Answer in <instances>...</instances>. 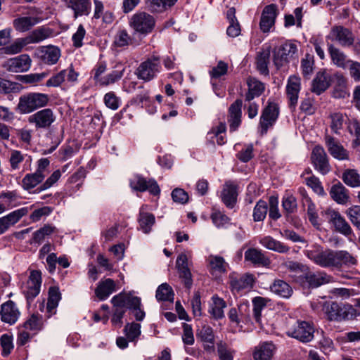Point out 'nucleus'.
Listing matches in <instances>:
<instances>
[{"label":"nucleus","instance_id":"1","mask_svg":"<svg viewBox=\"0 0 360 360\" xmlns=\"http://www.w3.org/2000/svg\"><path fill=\"white\" fill-rule=\"evenodd\" d=\"M304 255L316 264L323 268L340 269L343 265L352 266L356 259L345 250H323L318 245H313L304 251Z\"/></svg>","mask_w":360,"mask_h":360},{"label":"nucleus","instance_id":"2","mask_svg":"<svg viewBox=\"0 0 360 360\" xmlns=\"http://www.w3.org/2000/svg\"><path fill=\"white\" fill-rule=\"evenodd\" d=\"M49 101V96L46 94L28 93L20 97L17 108L21 114H29L45 107Z\"/></svg>","mask_w":360,"mask_h":360},{"label":"nucleus","instance_id":"3","mask_svg":"<svg viewBox=\"0 0 360 360\" xmlns=\"http://www.w3.org/2000/svg\"><path fill=\"white\" fill-rule=\"evenodd\" d=\"M111 302L113 304L114 311L111 319L113 325L121 327L122 324V317L126 311L127 304H137L139 300L136 296H134L129 293L120 292L115 295Z\"/></svg>","mask_w":360,"mask_h":360},{"label":"nucleus","instance_id":"4","mask_svg":"<svg viewBox=\"0 0 360 360\" xmlns=\"http://www.w3.org/2000/svg\"><path fill=\"white\" fill-rule=\"evenodd\" d=\"M161 60L158 56L153 55L140 63L136 70L139 79L150 82L161 71Z\"/></svg>","mask_w":360,"mask_h":360},{"label":"nucleus","instance_id":"5","mask_svg":"<svg viewBox=\"0 0 360 360\" xmlns=\"http://www.w3.org/2000/svg\"><path fill=\"white\" fill-rule=\"evenodd\" d=\"M321 216L341 234L349 236L353 233L350 225L338 211L327 208L321 212Z\"/></svg>","mask_w":360,"mask_h":360},{"label":"nucleus","instance_id":"6","mask_svg":"<svg viewBox=\"0 0 360 360\" xmlns=\"http://www.w3.org/2000/svg\"><path fill=\"white\" fill-rule=\"evenodd\" d=\"M155 24L154 18L146 12L136 13L131 16L129 21L131 27L135 32L143 35L150 33Z\"/></svg>","mask_w":360,"mask_h":360},{"label":"nucleus","instance_id":"7","mask_svg":"<svg viewBox=\"0 0 360 360\" xmlns=\"http://www.w3.org/2000/svg\"><path fill=\"white\" fill-rule=\"evenodd\" d=\"M297 51V45L289 41L275 49L273 52V62L276 68L285 66Z\"/></svg>","mask_w":360,"mask_h":360},{"label":"nucleus","instance_id":"8","mask_svg":"<svg viewBox=\"0 0 360 360\" xmlns=\"http://www.w3.org/2000/svg\"><path fill=\"white\" fill-rule=\"evenodd\" d=\"M314 328L313 326L305 321H297L292 327L288 328V336L295 338L302 342H309L314 338Z\"/></svg>","mask_w":360,"mask_h":360},{"label":"nucleus","instance_id":"9","mask_svg":"<svg viewBox=\"0 0 360 360\" xmlns=\"http://www.w3.org/2000/svg\"><path fill=\"white\" fill-rule=\"evenodd\" d=\"M56 116L51 108L40 110L28 117L30 124L34 125L36 129H46L55 122Z\"/></svg>","mask_w":360,"mask_h":360},{"label":"nucleus","instance_id":"10","mask_svg":"<svg viewBox=\"0 0 360 360\" xmlns=\"http://www.w3.org/2000/svg\"><path fill=\"white\" fill-rule=\"evenodd\" d=\"M326 39L337 42L342 47H349L354 42V36L352 31L343 26L333 27Z\"/></svg>","mask_w":360,"mask_h":360},{"label":"nucleus","instance_id":"11","mask_svg":"<svg viewBox=\"0 0 360 360\" xmlns=\"http://www.w3.org/2000/svg\"><path fill=\"white\" fill-rule=\"evenodd\" d=\"M279 114L277 104L269 102L262 111L259 120L260 133L264 135L276 122Z\"/></svg>","mask_w":360,"mask_h":360},{"label":"nucleus","instance_id":"12","mask_svg":"<svg viewBox=\"0 0 360 360\" xmlns=\"http://www.w3.org/2000/svg\"><path fill=\"white\" fill-rule=\"evenodd\" d=\"M326 314L330 321H342L352 316V307L349 304L333 302L324 307Z\"/></svg>","mask_w":360,"mask_h":360},{"label":"nucleus","instance_id":"13","mask_svg":"<svg viewBox=\"0 0 360 360\" xmlns=\"http://www.w3.org/2000/svg\"><path fill=\"white\" fill-rule=\"evenodd\" d=\"M311 160L315 169L323 175L330 171L328 157L321 146H316L311 152Z\"/></svg>","mask_w":360,"mask_h":360},{"label":"nucleus","instance_id":"14","mask_svg":"<svg viewBox=\"0 0 360 360\" xmlns=\"http://www.w3.org/2000/svg\"><path fill=\"white\" fill-rule=\"evenodd\" d=\"M33 207L34 205L23 207L0 217V235L4 233L10 227L14 226L20 219L26 216Z\"/></svg>","mask_w":360,"mask_h":360},{"label":"nucleus","instance_id":"15","mask_svg":"<svg viewBox=\"0 0 360 360\" xmlns=\"http://www.w3.org/2000/svg\"><path fill=\"white\" fill-rule=\"evenodd\" d=\"M41 285V274L38 270L30 272L29 278L24 286L22 291L28 301L32 300L40 292Z\"/></svg>","mask_w":360,"mask_h":360},{"label":"nucleus","instance_id":"16","mask_svg":"<svg viewBox=\"0 0 360 360\" xmlns=\"http://www.w3.org/2000/svg\"><path fill=\"white\" fill-rule=\"evenodd\" d=\"M325 144L330 155L338 160L349 159V152L341 144L340 141L328 134L324 137Z\"/></svg>","mask_w":360,"mask_h":360},{"label":"nucleus","instance_id":"17","mask_svg":"<svg viewBox=\"0 0 360 360\" xmlns=\"http://www.w3.org/2000/svg\"><path fill=\"white\" fill-rule=\"evenodd\" d=\"M301 89V79L300 77L292 75L289 77L287 81L285 93L288 100L289 107L294 110L297 104L299 94Z\"/></svg>","mask_w":360,"mask_h":360},{"label":"nucleus","instance_id":"18","mask_svg":"<svg viewBox=\"0 0 360 360\" xmlns=\"http://www.w3.org/2000/svg\"><path fill=\"white\" fill-rule=\"evenodd\" d=\"M35 55L41 63L54 65L60 57V50L52 45L43 46L36 50Z\"/></svg>","mask_w":360,"mask_h":360},{"label":"nucleus","instance_id":"19","mask_svg":"<svg viewBox=\"0 0 360 360\" xmlns=\"http://www.w3.org/2000/svg\"><path fill=\"white\" fill-rule=\"evenodd\" d=\"M130 186L132 189L141 192L148 191L153 195H158L160 189L155 180L147 181L145 178L136 175L130 179Z\"/></svg>","mask_w":360,"mask_h":360},{"label":"nucleus","instance_id":"20","mask_svg":"<svg viewBox=\"0 0 360 360\" xmlns=\"http://www.w3.org/2000/svg\"><path fill=\"white\" fill-rule=\"evenodd\" d=\"M32 60L27 54H22L8 60L5 63L7 70L13 72H22L30 70Z\"/></svg>","mask_w":360,"mask_h":360},{"label":"nucleus","instance_id":"21","mask_svg":"<svg viewBox=\"0 0 360 360\" xmlns=\"http://www.w3.org/2000/svg\"><path fill=\"white\" fill-rule=\"evenodd\" d=\"M20 315V311L14 302L8 300L1 304L0 316L3 322L10 325L14 324Z\"/></svg>","mask_w":360,"mask_h":360},{"label":"nucleus","instance_id":"22","mask_svg":"<svg viewBox=\"0 0 360 360\" xmlns=\"http://www.w3.org/2000/svg\"><path fill=\"white\" fill-rule=\"evenodd\" d=\"M277 16V6L275 4L266 6L262 11L259 27L261 30L266 33L274 25Z\"/></svg>","mask_w":360,"mask_h":360},{"label":"nucleus","instance_id":"23","mask_svg":"<svg viewBox=\"0 0 360 360\" xmlns=\"http://www.w3.org/2000/svg\"><path fill=\"white\" fill-rule=\"evenodd\" d=\"M255 281V277L251 274L230 276V285L233 291L240 292L243 290L252 288Z\"/></svg>","mask_w":360,"mask_h":360},{"label":"nucleus","instance_id":"24","mask_svg":"<svg viewBox=\"0 0 360 360\" xmlns=\"http://www.w3.org/2000/svg\"><path fill=\"white\" fill-rule=\"evenodd\" d=\"M245 261L251 263L254 266H268L271 262L261 250L251 248L245 252Z\"/></svg>","mask_w":360,"mask_h":360},{"label":"nucleus","instance_id":"25","mask_svg":"<svg viewBox=\"0 0 360 360\" xmlns=\"http://www.w3.org/2000/svg\"><path fill=\"white\" fill-rule=\"evenodd\" d=\"M330 75L326 70L318 72L312 80L311 91L320 95L330 86Z\"/></svg>","mask_w":360,"mask_h":360},{"label":"nucleus","instance_id":"26","mask_svg":"<svg viewBox=\"0 0 360 360\" xmlns=\"http://www.w3.org/2000/svg\"><path fill=\"white\" fill-rule=\"evenodd\" d=\"M304 278L308 283L309 285L312 288H317L321 285L330 283L333 281V278L327 274L324 271L312 272L309 268L304 275Z\"/></svg>","mask_w":360,"mask_h":360},{"label":"nucleus","instance_id":"27","mask_svg":"<svg viewBox=\"0 0 360 360\" xmlns=\"http://www.w3.org/2000/svg\"><path fill=\"white\" fill-rule=\"evenodd\" d=\"M243 102L238 99L232 103L229 108L228 122L229 124L230 131H236L241 123V108Z\"/></svg>","mask_w":360,"mask_h":360},{"label":"nucleus","instance_id":"28","mask_svg":"<svg viewBox=\"0 0 360 360\" xmlns=\"http://www.w3.org/2000/svg\"><path fill=\"white\" fill-rule=\"evenodd\" d=\"M275 349L272 342H261L255 347L252 357L255 360H271Z\"/></svg>","mask_w":360,"mask_h":360},{"label":"nucleus","instance_id":"29","mask_svg":"<svg viewBox=\"0 0 360 360\" xmlns=\"http://www.w3.org/2000/svg\"><path fill=\"white\" fill-rule=\"evenodd\" d=\"M248 311L249 307L247 304H240L238 308H231L228 312V317L232 323L240 326V323L249 321Z\"/></svg>","mask_w":360,"mask_h":360},{"label":"nucleus","instance_id":"30","mask_svg":"<svg viewBox=\"0 0 360 360\" xmlns=\"http://www.w3.org/2000/svg\"><path fill=\"white\" fill-rule=\"evenodd\" d=\"M238 195L237 185L232 181H227L224 185L221 197L223 202L228 207H233Z\"/></svg>","mask_w":360,"mask_h":360},{"label":"nucleus","instance_id":"31","mask_svg":"<svg viewBox=\"0 0 360 360\" xmlns=\"http://www.w3.org/2000/svg\"><path fill=\"white\" fill-rule=\"evenodd\" d=\"M176 268L180 278L184 280L186 288H191L192 285L191 273L188 267V258L185 254H181L176 259Z\"/></svg>","mask_w":360,"mask_h":360},{"label":"nucleus","instance_id":"32","mask_svg":"<svg viewBox=\"0 0 360 360\" xmlns=\"http://www.w3.org/2000/svg\"><path fill=\"white\" fill-rule=\"evenodd\" d=\"M115 291H116L115 281L111 278H106L98 283L95 294L100 300H105Z\"/></svg>","mask_w":360,"mask_h":360},{"label":"nucleus","instance_id":"33","mask_svg":"<svg viewBox=\"0 0 360 360\" xmlns=\"http://www.w3.org/2000/svg\"><path fill=\"white\" fill-rule=\"evenodd\" d=\"M328 53L333 63L338 68L345 69L352 60L348 59L347 55L333 44H328Z\"/></svg>","mask_w":360,"mask_h":360},{"label":"nucleus","instance_id":"34","mask_svg":"<svg viewBox=\"0 0 360 360\" xmlns=\"http://www.w3.org/2000/svg\"><path fill=\"white\" fill-rule=\"evenodd\" d=\"M247 84L248 91L245 94V101L250 102L255 97H259L264 91V84L255 78H248Z\"/></svg>","mask_w":360,"mask_h":360},{"label":"nucleus","instance_id":"35","mask_svg":"<svg viewBox=\"0 0 360 360\" xmlns=\"http://www.w3.org/2000/svg\"><path fill=\"white\" fill-rule=\"evenodd\" d=\"M65 2L74 11L75 17L88 15L91 9V0H65Z\"/></svg>","mask_w":360,"mask_h":360},{"label":"nucleus","instance_id":"36","mask_svg":"<svg viewBox=\"0 0 360 360\" xmlns=\"http://www.w3.org/2000/svg\"><path fill=\"white\" fill-rule=\"evenodd\" d=\"M25 160V162L29 163V166H30L32 162L30 156H28L27 154H24L18 150H11L9 151L8 161L12 170L19 169L21 163Z\"/></svg>","mask_w":360,"mask_h":360},{"label":"nucleus","instance_id":"37","mask_svg":"<svg viewBox=\"0 0 360 360\" xmlns=\"http://www.w3.org/2000/svg\"><path fill=\"white\" fill-rule=\"evenodd\" d=\"M20 196L16 191H6L0 193V200L6 205V210H10L21 205Z\"/></svg>","mask_w":360,"mask_h":360},{"label":"nucleus","instance_id":"38","mask_svg":"<svg viewBox=\"0 0 360 360\" xmlns=\"http://www.w3.org/2000/svg\"><path fill=\"white\" fill-rule=\"evenodd\" d=\"M330 195L334 201L342 205L346 204L349 198L348 191L340 182L331 186Z\"/></svg>","mask_w":360,"mask_h":360},{"label":"nucleus","instance_id":"39","mask_svg":"<svg viewBox=\"0 0 360 360\" xmlns=\"http://www.w3.org/2000/svg\"><path fill=\"white\" fill-rule=\"evenodd\" d=\"M259 243L266 249L278 253H287L290 250L288 245L269 236L262 238L259 240Z\"/></svg>","mask_w":360,"mask_h":360},{"label":"nucleus","instance_id":"40","mask_svg":"<svg viewBox=\"0 0 360 360\" xmlns=\"http://www.w3.org/2000/svg\"><path fill=\"white\" fill-rule=\"evenodd\" d=\"M226 18L229 23L226 29L227 34L231 37H236L240 34V25L236 17V9L230 8L226 12Z\"/></svg>","mask_w":360,"mask_h":360},{"label":"nucleus","instance_id":"41","mask_svg":"<svg viewBox=\"0 0 360 360\" xmlns=\"http://www.w3.org/2000/svg\"><path fill=\"white\" fill-rule=\"evenodd\" d=\"M38 22L39 18L37 17L22 16L14 19L13 24L17 31L24 32L30 30Z\"/></svg>","mask_w":360,"mask_h":360},{"label":"nucleus","instance_id":"42","mask_svg":"<svg viewBox=\"0 0 360 360\" xmlns=\"http://www.w3.org/2000/svg\"><path fill=\"white\" fill-rule=\"evenodd\" d=\"M271 291L283 298H289L292 294V289L288 283L283 280H275L270 286Z\"/></svg>","mask_w":360,"mask_h":360},{"label":"nucleus","instance_id":"43","mask_svg":"<svg viewBox=\"0 0 360 360\" xmlns=\"http://www.w3.org/2000/svg\"><path fill=\"white\" fill-rule=\"evenodd\" d=\"M212 303L210 306L209 312L215 319H220L224 316V309L226 307V302L218 295L212 297Z\"/></svg>","mask_w":360,"mask_h":360},{"label":"nucleus","instance_id":"44","mask_svg":"<svg viewBox=\"0 0 360 360\" xmlns=\"http://www.w3.org/2000/svg\"><path fill=\"white\" fill-rule=\"evenodd\" d=\"M140 229L146 234L149 233L151 231V227L155 222V216L146 212L143 209L140 210L139 217L138 219Z\"/></svg>","mask_w":360,"mask_h":360},{"label":"nucleus","instance_id":"45","mask_svg":"<svg viewBox=\"0 0 360 360\" xmlns=\"http://www.w3.org/2000/svg\"><path fill=\"white\" fill-rule=\"evenodd\" d=\"M116 69L101 78L100 85L108 86L120 80L124 72V68L122 65H116Z\"/></svg>","mask_w":360,"mask_h":360},{"label":"nucleus","instance_id":"46","mask_svg":"<svg viewBox=\"0 0 360 360\" xmlns=\"http://www.w3.org/2000/svg\"><path fill=\"white\" fill-rule=\"evenodd\" d=\"M60 300V293L57 288L51 287L49 291V298L46 305V311L49 316L55 314L56 312V307Z\"/></svg>","mask_w":360,"mask_h":360},{"label":"nucleus","instance_id":"47","mask_svg":"<svg viewBox=\"0 0 360 360\" xmlns=\"http://www.w3.org/2000/svg\"><path fill=\"white\" fill-rule=\"evenodd\" d=\"M226 129L225 123L221 122L218 126L213 127L207 134V139L212 142H214V139L218 145H224L226 140L224 133Z\"/></svg>","mask_w":360,"mask_h":360},{"label":"nucleus","instance_id":"48","mask_svg":"<svg viewBox=\"0 0 360 360\" xmlns=\"http://www.w3.org/2000/svg\"><path fill=\"white\" fill-rule=\"evenodd\" d=\"M52 34L50 29L46 27H38L32 31L27 37V43H39L49 38Z\"/></svg>","mask_w":360,"mask_h":360},{"label":"nucleus","instance_id":"49","mask_svg":"<svg viewBox=\"0 0 360 360\" xmlns=\"http://www.w3.org/2000/svg\"><path fill=\"white\" fill-rule=\"evenodd\" d=\"M270 53V47H269L266 50L260 51L257 55V67L262 74L267 75L269 73L268 64L269 62Z\"/></svg>","mask_w":360,"mask_h":360},{"label":"nucleus","instance_id":"50","mask_svg":"<svg viewBox=\"0 0 360 360\" xmlns=\"http://www.w3.org/2000/svg\"><path fill=\"white\" fill-rule=\"evenodd\" d=\"M342 180L347 186L360 187V175L356 169H346L342 174Z\"/></svg>","mask_w":360,"mask_h":360},{"label":"nucleus","instance_id":"51","mask_svg":"<svg viewBox=\"0 0 360 360\" xmlns=\"http://www.w3.org/2000/svg\"><path fill=\"white\" fill-rule=\"evenodd\" d=\"M156 298L162 301H173L174 292L167 283L161 284L156 290Z\"/></svg>","mask_w":360,"mask_h":360},{"label":"nucleus","instance_id":"52","mask_svg":"<svg viewBox=\"0 0 360 360\" xmlns=\"http://www.w3.org/2000/svg\"><path fill=\"white\" fill-rule=\"evenodd\" d=\"M330 117L331 120L330 128L332 131L336 134H340V130L345 122L344 115L340 112H334L330 115Z\"/></svg>","mask_w":360,"mask_h":360},{"label":"nucleus","instance_id":"53","mask_svg":"<svg viewBox=\"0 0 360 360\" xmlns=\"http://www.w3.org/2000/svg\"><path fill=\"white\" fill-rule=\"evenodd\" d=\"M43 181L41 176L35 173L26 174L22 180V186L25 190H30Z\"/></svg>","mask_w":360,"mask_h":360},{"label":"nucleus","instance_id":"54","mask_svg":"<svg viewBox=\"0 0 360 360\" xmlns=\"http://www.w3.org/2000/svg\"><path fill=\"white\" fill-rule=\"evenodd\" d=\"M267 203L264 200H259L256 204L253 211V218L255 221H263L267 213Z\"/></svg>","mask_w":360,"mask_h":360},{"label":"nucleus","instance_id":"55","mask_svg":"<svg viewBox=\"0 0 360 360\" xmlns=\"http://www.w3.org/2000/svg\"><path fill=\"white\" fill-rule=\"evenodd\" d=\"M55 228L50 225H45L42 228L35 231L33 234L32 240L35 243H41L46 236L53 233Z\"/></svg>","mask_w":360,"mask_h":360},{"label":"nucleus","instance_id":"56","mask_svg":"<svg viewBox=\"0 0 360 360\" xmlns=\"http://www.w3.org/2000/svg\"><path fill=\"white\" fill-rule=\"evenodd\" d=\"M348 130L351 134L354 136L353 140V145L359 146L360 145V124L356 119H352L349 121Z\"/></svg>","mask_w":360,"mask_h":360},{"label":"nucleus","instance_id":"57","mask_svg":"<svg viewBox=\"0 0 360 360\" xmlns=\"http://www.w3.org/2000/svg\"><path fill=\"white\" fill-rule=\"evenodd\" d=\"M307 214L309 221L313 225V226L317 229H320L321 224L320 223V220L319 219V215L316 210V206L311 202H309L307 205Z\"/></svg>","mask_w":360,"mask_h":360},{"label":"nucleus","instance_id":"58","mask_svg":"<svg viewBox=\"0 0 360 360\" xmlns=\"http://www.w3.org/2000/svg\"><path fill=\"white\" fill-rule=\"evenodd\" d=\"M103 101L107 108L115 110L120 105V98L113 91L105 94Z\"/></svg>","mask_w":360,"mask_h":360},{"label":"nucleus","instance_id":"59","mask_svg":"<svg viewBox=\"0 0 360 360\" xmlns=\"http://www.w3.org/2000/svg\"><path fill=\"white\" fill-rule=\"evenodd\" d=\"M124 332L127 339L133 341L141 334V325L136 323H127L124 327Z\"/></svg>","mask_w":360,"mask_h":360},{"label":"nucleus","instance_id":"60","mask_svg":"<svg viewBox=\"0 0 360 360\" xmlns=\"http://www.w3.org/2000/svg\"><path fill=\"white\" fill-rule=\"evenodd\" d=\"M346 213L352 224L360 231V206L351 207Z\"/></svg>","mask_w":360,"mask_h":360},{"label":"nucleus","instance_id":"61","mask_svg":"<svg viewBox=\"0 0 360 360\" xmlns=\"http://www.w3.org/2000/svg\"><path fill=\"white\" fill-rule=\"evenodd\" d=\"M0 344L2 347V356H7L13 349L12 337L8 334L2 335L0 338Z\"/></svg>","mask_w":360,"mask_h":360},{"label":"nucleus","instance_id":"62","mask_svg":"<svg viewBox=\"0 0 360 360\" xmlns=\"http://www.w3.org/2000/svg\"><path fill=\"white\" fill-rule=\"evenodd\" d=\"M25 329L38 330L42 328V319L41 316L32 314L24 323Z\"/></svg>","mask_w":360,"mask_h":360},{"label":"nucleus","instance_id":"63","mask_svg":"<svg viewBox=\"0 0 360 360\" xmlns=\"http://www.w3.org/2000/svg\"><path fill=\"white\" fill-rule=\"evenodd\" d=\"M52 212V209L48 206L35 209L30 215V219L32 222L40 221L43 217L49 216Z\"/></svg>","mask_w":360,"mask_h":360},{"label":"nucleus","instance_id":"64","mask_svg":"<svg viewBox=\"0 0 360 360\" xmlns=\"http://www.w3.org/2000/svg\"><path fill=\"white\" fill-rule=\"evenodd\" d=\"M217 352L221 360H233L234 351L228 348L223 342L217 344Z\"/></svg>","mask_w":360,"mask_h":360}]
</instances>
